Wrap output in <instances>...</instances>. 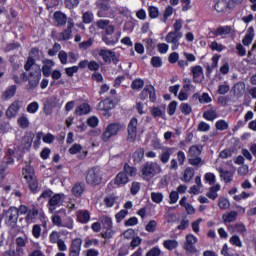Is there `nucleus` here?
Returning <instances> with one entry per match:
<instances>
[{"instance_id": "79ce46f5", "label": "nucleus", "mask_w": 256, "mask_h": 256, "mask_svg": "<svg viewBox=\"0 0 256 256\" xmlns=\"http://www.w3.org/2000/svg\"><path fill=\"white\" fill-rule=\"evenodd\" d=\"M184 250L190 255L197 253V248L195 247V244H189L187 242L184 243Z\"/></svg>"}, {"instance_id": "f8f14e48", "label": "nucleus", "mask_w": 256, "mask_h": 256, "mask_svg": "<svg viewBox=\"0 0 256 256\" xmlns=\"http://www.w3.org/2000/svg\"><path fill=\"white\" fill-rule=\"evenodd\" d=\"M81 245H83L81 238L74 239L70 247L69 256H79V253H81Z\"/></svg>"}, {"instance_id": "393cba45", "label": "nucleus", "mask_w": 256, "mask_h": 256, "mask_svg": "<svg viewBox=\"0 0 256 256\" xmlns=\"http://www.w3.org/2000/svg\"><path fill=\"white\" fill-rule=\"evenodd\" d=\"M90 112H91V106H89V104H87V103L81 104L75 110V114L79 115V116L87 115Z\"/></svg>"}, {"instance_id": "13d9d810", "label": "nucleus", "mask_w": 256, "mask_h": 256, "mask_svg": "<svg viewBox=\"0 0 256 256\" xmlns=\"http://www.w3.org/2000/svg\"><path fill=\"white\" fill-rule=\"evenodd\" d=\"M113 235H115V232L111 228H106V231L101 233L103 239H112Z\"/></svg>"}, {"instance_id": "aec40b11", "label": "nucleus", "mask_w": 256, "mask_h": 256, "mask_svg": "<svg viewBox=\"0 0 256 256\" xmlns=\"http://www.w3.org/2000/svg\"><path fill=\"white\" fill-rule=\"evenodd\" d=\"M232 91H233L235 97H241V95H243L245 93V82L236 83L233 86Z\"/></svg>"}, {"instance_id": "8fccbe9b", "label": "nucleus", "mask_w": 256, "mask_h": 256, "mask_svg": "<svg viewBox=\"0 0 256 256\" xmlns=\"http://www.w3.org/2000/svg\"><path fill=\"white\" fill-rule=\"evenodd\" d=\"M151 199L154 203H161L163 201V194L161 192H152Z\"/></svg>"}, {"instance_id": "9b49d317", "label": "nucleus", "mask_w": 256, "mask_h": 256, "mask_svg": "<svg viewBox=\"0 0 256 256\" xmlns=\"http://www.w3.org/2000/svg\"><path fill=\"white\" fill-rule=\"evenodd\" d=\"M21 105H23L22 101H19V100L14 101L7 109L6 117H8V119H13V117H15L17 113H19V109H21Z\"/></svg>"}, {"instance_id": "69168bd1", "label": "nucleus", "mask_w": 256, "mask_h": 256, "mask_svg": "<svg viewBox=\"0 0 256 256\" xmlns=\"http://www.w3.org/2000/svg\"><path fill=\"white\" fill-rule=\"evenodd\" d=\"M59 237H60L59 232L53 231L49 236L50 242L59 243V241H61V239H59Z\"/></svg>"}, {"instance_id": "3c124183", "label": "nucleus", "mask_w": 256, "mask_h": 256, "mask_svg": "<svg viewBox=\"0 0 256 256\" xmlns=\"http://www.w3.org/2000/svg\"><path fill=\"white\" fill-rule=\"evenodd\" d=\"M231 87L228 84H222L218 87L217 93L219 95H227L229 93Z\"/></svg>"}, {"instance_id": "7ed1b4c3", "label": "nucleus", "mask_w": 256, "mask_h": 256, "mask_svg": "<svg viewBox=\"0 0 256 256\" xmlns=\"http://www.w3.org/2000/svg\"><path fill=\"white\" fill-rule=\"evenodd\" d=\"M141 172L145 181H151L154 175L161 173V166L157 162H146L143 164Z\"/></svg>"}, {"instance_id": "58836bf2", "label": "nucleus", "mask_w": 256, "mask_h": 256, "mask_svg": "<svg viewBox=\"0 0 256 256\" xmlns=\"http://www.w3.org/2000/svg\"><path fill=\"white\" fill-rule=\"evenodd\" d=\"M144 86L145 81H143L141 78L135 79L131 84V88L135 90L143 89Z\"/></svg>"}, {"instance_id": "bb28decb", "label": "nucleus", "mask_w": 256, "mask_h": 256, "mask_svg": "<svg viewBox=\"0 0 256 256\" xmlns=\"http://www.w3.org/2000/svg\"><path fill=\"white\" fill-rule=\"evenodd\" d=\"M145 157V150L143 148H138L132 155L134 163H141Z\"/></svg>"}, {"instance_id": "a211bd4d", "label": "nucleus", "mask_w": 256, "mask_h": 256, "mask_svg": "<svg viewBox=\"0 0 256 256\" xmlns=\"http://www.w3.org/2000/svg\"><path fill=\"white\" fill-rule=\"evenodd\" d=\"M15 93H17V86L12 85L9 86L2 94V99L4 101H7L8 99H11L12 97H15Z\"/></svg>"}, {"instance_id": "cd10ccee", "label": "nucleus", "mask_w": 256, "mask_h": 256, "mask_svg": "<svg viewBox=\"0 0 256 256\" xmlns=\"http://www.w3.org/2000/svg\"><path fill=\"white\" fill-rule=\"evenodd\" d=\"M97 7L99 9V11L97 13V15L99 17H105V13H107V11H109V9H111V6L107 2H102V3L98 4Z\"/></svg>"}, {"instance_id": "c03bdc74", "label": "nucleus", "mask_w": 256, "mask_h": 256, "mask_svg": "<svg viewBox=\"0 0 256 256\" xmlns=\"http://www.w3.org/2000/svg\"><path fill=\"white\" fill-rule=\"evenodd\" d=\"M18 125L21 129H27V127H29V119L27 116H21L18 118Z\"/></svg>"}, {"instance_id": "4d7b16f0", "label": "nucleus", "mask_w": 256, "mask_h": 256, "mask_svg": "<svg viewBox=\"0 0 256 256\" xmlns=\"http://www.w3.org/2000/svg\"><path fill=\"white\" fill-rule=\"evenodd\" d=\"M32 235L35 239H39L41 237V226L39 224H35L32 228Z\"/></svg>"}, {"instance_id": "338daca9", "label": "nucleus", "mask_w": 256, "mask_h": 256, "mask_svg": "<svg viewBox=\"0 0 256 256\" xmlns=\"http://www.w3.org/2000/svg\"><path fill=\"white\" fill-rule=\"evenodd\" d=\"M109 23V20H98L96 22V27H98V29H107Z\"/></svg>"}, {"instance_id": "e433bc0d", "label": "nucleus", "mask_w": 256, "mask_h": 256, "mask_svg": "<svg viewBox=\"0 0 256 256\" xmlns=\"http://www.w3.org/2000/svg\"><path fill=\"white\" fill-rule=\"evenodd\" d=\"M188 163L190 165H193L194 167H199V165H204L205 162L203 161V159H201V157L199 156H195V157H190L188 159Z\"/></svg>"}, {"instance_id": "20e7f679", "label": "nucleus", "mask_w": 256, "mask_h": 256, "mask_svg": "<svg viewBox=\"0 0 256 256\" xmlns=\"http://www.w3.org/2000/svg\"><path fill=\"white\" fill-rule=\"evenodd\" d=\"M103 181V175H101V168L93 167L88 170L86 175V183L88 185H92V187H96V185H101Z\"/></svg>"}, {"instance_id": "2f4dec72", "label": "nucleus", "mask_w": 256, "mask_h": 256, "mask_svg": "<svg viewBox=\"0 0 256 256\" xmlns=\"http://www.w3.org/2000/svg\"><path fill=\"white\" fill-rule=\"evenodd\" d=\"M118 197L115 194H110L107 195L104 198V204L106 205V207H113V205H115V203L117 202Z\"/></svg>"}, {"instance_id": "864d4df0", "label": "nucleus", "mask_w": 256, "mask_h": 256, "mask_svg": "<svg viewBox=\"0 0 256 256\" xmlns=\"http://www.w3.org/2000/svg\"><path fill=\"white\" fill-rule=\"evenodd\" d=\"M78 219L81 223H87L91 217L89 216L88 211H83L78 214Z\"/></svg>"}, {"instance_id": "bf43d9fd", "label": "nucleus", "mask_w": 256, "mask_h": 256, "mask_svg": "<svg viewBox=\"0 0 256 256\" xmlns=\"http://www.w3.org/2000/svg\"><path fill=\"white\" fill-rule=\"evenodd\" d=\"M82 19H83V23L85 24L93 23V13L85 12L82 16Z\"/></svg>"}, {"instance_id": "423d86ee", "label": "nucleus", "mask_w": 256, "mask_h": 256, "mask_svg": "<svg viewBox=\"0 0 256 256\" xmlns=\"http://www.w3.org/2000/svg\"><path fill=\"white\" fill-rule=\"evenodd\" d=\"M123 124L121 123H111L107 126L106 130L102 134V139L108 141L110 137H115L121 129H123Z\"/></svg>"}, {"instance_id": "ddd939ff", "label": "nucleus", "mask_w": 256, "mask_h": 256, "mask_svg": "<svg viewBox=\"0 0 256 256\" xmlns=\"http://www.w3.org/2000/svg\"><path fill=\"white\" fill-rule=\"evenodd\" d=\"M33 139H35V134L33 132H27L22 137V147L26 151H29L31 149V145H33Z\"/></svg>"}, {"instance_id": "de8ad7c7", "label": "nucleus", "mask_w": 256, "mask_h": 256, "mask_svg": "<svg viewBox=\"0 0 256 256\" xmlns=\"http://www.w3.org/2000/svg\"><path fill=\"white\" fill-rule=\"evenodd\" d=\"M234 229L236 233H239L240 235H245L247 233V228L243 223H237L234 225Z\"/></svg>"}, {"instance_id": "774afa93", "label": "nucleus", "mask_w": 256, "mask_h": 256, "mask_svg": "<svg viewBox=\"0 0 256 256\" xmlns=\"http://www.w3.org/2000/svg\"><path fill=\"white\" fill-rule=\"evenodd\" d=\"M160 255H161V250L158 247H154L146 253V256H160Z\"/></svg>"}, {"instance_id": "2eb2a0df", "label": "nucleus", "mask_w": 256, "mask_h": 256, "mask_svg": "<svg viewBox=\"0 0 256 256\" xmlns=\"http://www.w3.org/2000/svg\"><path fill=\"white\" fill-rule=\"evenodd\" d=\"M13 163H15V160L13 158H11V156H5L1 162L0 165V178L3 179V175L5 173V171H7V167H9V165H13Z\"/></svg>"}, {"instance_id": "4468645a", "label": "nucleus", "mask_w": 256, "mask_h": 256, "mask_svg": "<svg viewBox=\"0 0 256 256\" xmlns=\"http://www.w3.org/2000/svg\"><path fill=\"white\" fill-rule=\"evenodd\" d=\"M73 27H75V24L72 21H68L67 28L59 34V41H69L71 33H73Z\"/></svg>"}, {"instance_id": "f03ea898", "label": "nucleus", "mask_w": 256, "mask_h": 256, "mask_svg": "<svg viewBox=\"0 0 256 256\" xmlns=\"http://www.w3.org/2000/svg\"><path fill=\"white\" fill-rule=\"evenodd\" d=\"M137 169L131 167L129 164H124L123 171L118 173L115 177L114 183L121 187V185H127L129 183V177H134Z\"/></svg>"}, {"instance_id": "ea45409f", "label": "nucleus", "mask_w": 256, "mask_h": 256, "mask_svg": "<svg viewBox=\"0 0 256 256\" xmlns=\"http://www.w3.org/2000/svg\"><path fill=\"white\" fill-rule=\"evenodd\" d=\"M218 207L221 209H229L231 207V204L229 203V200L225 197H220L218 201Z\"/></svg>"}, {"instance_id": "a18cd8bd", "label": "nucleus", "mask_w": 256, "mask_h": 256, "mask_svg": "<svg viewBox=\"0 0 256 256\" xmlns=\"http://www.w3.org/2000/svg\"><path fill=\"white\" fill-rule=\"evenodd\" d=\"M102 225H104L105 229H112L113 228V221L108 216H102L101 218Z\"/></svg>"}, {"instance_id": "4c0bfd02", "label": "nucleus", "mask_w": 256, "mask_h": 256, "mask_svg": "<svg viewBox=\"0 0 256 256\" xmlns=\"http://www.w3.org/2000/svg\"><path fill=\"white\" fill-rule=\"evenodd\" d=\"M195 175V171L193 168H186L184 171V181L185 183H189L193 179V176Z\"/></svg>"}, {"instance_id": "37998d69", "label": "nucleus", "mask_w": 256, "mask_h": 256, "mask_svg": "<svg viewBox=\"0 0 256 256\" xmlns=\"http://www.w3.org/2000/svg\"><path fill=\"white\" fill-rule=\"evenodd\" d=\"M215 127L218 131H225L229 129V124L225 120H219L216 122Z\"/></svg>"}, {"instance_id": "49530a36", "label": "nucleus", "mask_w": 256, "mask_h": 256, "mask_svg": "<svg viewBox=\"0 0 256 256\" xmlns=\"http://www.w3.org/2000/svg\"><path fill=\"white\" fill-rule=\"evenodd\" d=\"M146 231H148V233H155L156 229H157V221L155 220H150L148 222V224L145 227Z\"/></svg>"}, {"instance_id": "412c9836", "label": "nucleus", "mask_w": 256, "mask_h": 256, "mask_svg": "<svg viewBox=\"0 0 256 256\" xmlns=\"http://www.w3.org/2000/svg\"><path fill=\"white\" fill-rule=\"evenodd\" d=\"M49 205V211L53 213V211H55V207H57V205H61V194H55L52 198H50Z\"/></svg>"}, {"instance_id": "6e6552de", "label": "nucleus", "mask_w": 256, "mask_h": 256, "mask_svg": "<svg viewBox=\"0 0 256 256\" xmlns=\"http://www.w3.org/2000/svg\"><path fill=\"white\" fill-rule=\"evenodd\" d=\"M183 37V32H169L166 35L165 41L168 43H172V51H175L177 49H179V45H181L179 43V39H181Z\"/></svg>"}, {"instance_id": "b1692460", "label": "nucleus", "mask_w": 256, "mask_h": 256, "mask_svg": "<svg viewBox=\"0 0 256 256\" xmlns=\"http://www.w3.org/2000/svg\"><path fill=\"white\" fill-rule=\"evenodd\" d=\"M84 191H85V184H83V183H76L72 187V194L74 197H81V195H83Z\"/></svg>"}, {"instance_id": "680f3d73", "label": "nucleus", "mask_w": 256, "mask_h": 256, "mask_svg": "<svg viewBox=\"0 0 256 256\" xmlns=\"http://www.w3.org/2000/svg\"><path fill=\"white\" fill-rule=\"evenodd\" d=\"M151 65L152 67H161L163 65V61H161V57L159 56L152 57Z\"/></svg>"}, {"instance_id": "f704fd0d", "label": "nucleus", "mask_w": 256, "mask_h": 256, "mask_svg": "<svg viewBox=\"0 0 256 256\" xmlns=\"http://www.w3.org/2000/svg\"><path fill=\"white\" fill-rule=\"evenodd\" d=\"M231 33V27L229 26H220L216 29L214 32V35L219 36V35H229Z\"/></svg>"}, {"instance_id": "9d476101", "label": "nucleus", "mask_w": 256, "mask_h": 256, "mask_svg": "<svg viewBox=\"0 0 256 256\" xmlns=\"http://www.w3.org/2000/svg\"><path fill=\"white\" fill-rule=\"evenodd\" d=\"M215 3L214 9L218 13H223L226 9H235V5L227 0H213Z\"/></svg>"}, {"instance_id": "0eeeda50", "label": "nucleus", "mask_w": 256, "mask_h": 256, "mask_svg": "<svg viewBox=\"0 0 256 256\" xmlns=\"http://www.w3.org/2000/svg\"><path fill=\"white\" fill-rule=\"evenodd\" d=\"M137 125H138L137 118H132L127 128L128 135L126 139L128 143H135L137 139Z\"/></svg>"}, {"instance_id": "39448f33", "label": "nucleus", "mask_w": 256, "mask_h": 256, "mask_svg": "<svg viewBox=\"0 0 256 256\" xmlns=\"http://www.w3.org/2000/svg\"><path fill=\"white\" fill-rule=\"evenodd\" d=\"M6 217V225L15 229L17 227V221H19V210L16 207H10L7 211H4Z\"/></svg>"}, {"instance_id": "5fc2aeb1", "label": "nucleus", "mask_w": 256, "mask_h": 256, "mask_svg": "<svg viewBox=\"0 0 256 256\" xmlns=\"http://www.w3.org/2000/svg\"><path fill=\"white\" fill-rule=\"evenodd\" d=\"M148 11H149V17L151 19H157V17H159V9H157V7L150 6L148 8Z\"/></svg>"}, {"instance_id": "e2e57ef3", "label": "nucleus", "mask_w": 256, "mask_h": 256, "mask_svg": "<svg viewBox=\"0 0 256 256\" xmlns=\"http://www.w3.org/2000/svg\"><path fill=\"white\" fill-rule=\"evenodd\" d=\"M230 243L236 247H243V243H241V239L237 235H234L230 238Z\"/></svg>"}, {"instance_id": "c9c22d12", "label": "nucleus", "mask_w": 256, "mask_h": 256, "mask_svg": "<svg viewBox=\"0 0 256 256\" xmlns=\"http://www.w3.org/2000/svg\"><path fill=\"white\" fill-rule=\"evenodd\" d=\"M163 245L165 249H168L169 251H173V249H177L179 243L177 240H166L163 242Z\"/></svg>"}, {"instance_id": "4be33fe9", "label": "nucleus", "mask_w": 256, "mask_h": 256, "mask_svg": "<svg viewBox=\"0 0 256 256\" xmlns=\"http://www.w3.org/2000/svg\"><path fill=\"white\" fill-rule=\"evenodd\" d=\"M173 155V148H164L159 158L164 164L169 163V158Z\"/></svg>"}, {"instance_id": "f257e3e1", "label": "nucleus", "mask_w": 256, "mask_h": 256, "mask_svg": "<svg viewBox=\"0 0 256 256\" xmlns=\"http://www.w3.org/2000/svg\"><path fill=\"white\" fill-rule=\"evenodd\" d=\"M31 67H34L33 72H29L28 74V90L32 91L33 89H37L39 87V81H41V68L38 65H35V59L29 56L25 65V71H31Z\"/></svg>"}, {"instance_id": "052dcab7", "label": "nucleus", "mask_w": 256, "mask_h": 256, "mask_svg": "<svg viewBox=\"0 0 256 256\" xmlns=\"http://www.w3.org/2000/svg\"><path fill=\"white\" fill-rule=\"evenodd\" d=\"M38 110H39V103L37 102H32L27 106L28 113H37Z\"/></svg>"}, {"instance_id": "603ef678", "label": "nucleus", "mask_w": 256, "mask_h": 256, "mask_svg": "<svg viewBox=\"0 0 256 256\" xmlns=\"http://www.w3.org/2000/svg\"><path fill=\"white\" fill-rule=\"evenodd\" d=\"M180 111L184 113V115H190L193 109L191 108V105H189L188 103H182L180 105Z\"/></svg>"}, {"instance_id": "7c9ffc66", "label": "nucleus", "mask_w": 256, "mask_h": 256, "mask_svg": "<svg viewBox=\"0 0 256 256\" xmlns=\"http://www.w3.org/2000/svg\"><path fill=\"white\" fill-rule=\"evenodd\" d=\"M113 55V51L102 49L99 52V56L102 57L104 63H111V56Z\"/></svg>"}, {"instance_id": "473e14b6", "label": "nucleus", "mask_w": 256, "mask_h": 256, "mask_svg": "<svg viewBox=\"0 0 256 256\" xmlns=\"http://www.w3.org/2000/svg\"><path fill=\"white\" fill-rule=\"evenodd\" d=\"M201 151V147L197 145L191 146L188 150V157H199V155H201Z\"/></svg>"}, {"instance_id": "72a5a7b5", "label": "nucleus", "mask_w": 256, "mask_h": 256, "mask_svg": "<svg viewBox=\"0 0 256 256\" xmlns=\"http://www.w3.org/2000/svg\"><path fill=\"white\" fill-rule=\"evenodd\" d=\"M237 215L238 214L236 211H231L227 215H223L222 219L224 220L225 223H233V221H236Z\"/></svg>"}, {"instance_id": "5701e85b", "label": "nucleus", "mask_w": 256, "mask_h": 256, "mask_svg": "<svg viewBox=\"0 0 256 256\" xmlns=\"http://www.w3.org/2000/svg\"><path fill=\"white\" fill-rule=\"evenodd\" d=\"M54 19L58 25V27H63L67 23V16L62 12H55Z\"/></svg>"}, {"instance_id": "a19ab883", "label": "nucleus", "mask_w": 256, "mask_h": 256, "mask_svg": "<svg viewBox=\"0 0 256 256\" xmlns=\"http://www.w3.org/2000/svg\"><path fill=\"white\" fill-rule=\"evenodd\" d=\"M38 215H39V211L33 208L32 210L28 211L25 220L27 221V223H29V221H33V219H35V217H37Z\"/></svg>"}, {"instance_id": "0e129e2a", "label": "nucleus", "mask_w": 256, "mask_h": 256, "mask_svg": "<svg viewBox=\"0 0 256 256\" xmlns=\"http://www.w3.org/2000/svg\"><path fill=\"white\" fill-rule=\"evenodd\" d=\"M102 41L106 43V45H115L119 41V37H116L115 39L109 38L107 36L102 37Z\"/></svg>"}, {"instance_id": "a878e982", "label": "nucleus", "mask_w": 256, "mask_h": 256, "mask_svg": "<svg viewBox=\"0 0 256 256\" xmlns=\"http://www.w3.org/2000/svg\"><path fill=\"white\" fill-rule=\"evenodd\" d=\"M220 189H221V186L219 184L212 186L209 189V191L207 192L206 197L215 201V199H217V197H219V194H217V191H219Z\"/></svg>"}, {"instance_id": "c756f323", "label": "nucleus", "mask_w": 256, "mask_h": 256, "mask_svg": "<svg viewBox=\"0 0 256 256\" xmlns=\"http://www.w3.org/2000/svg\"><path fill=\"white\" fill-rule=\"evenodd\" d=\"M220 177L225 181V183H231L233 179V172L225 171L222 168L219 169Z\"/></svg>"}, {"instance_id": "1a4fd4ad", "label": "nucleus", "mask_w": 256, "mask_h": 256, "mask_svg": "<svg viewBox=\"0 0 256 256\" xmlns=\"http://www.w3.org/2000/svg\"><path fill=\"white\" fill-rule=\"evenodd\" d=\"M43 105V111L45 115H52L53 109L59 105V99H57L56 96H51L45 100Z\"/></svg>"}, {"instance_id": "f3484780", "label": "nucleus", "mask_w": 256, "mask_h": 256, "mask_svg": "<svg viewBox=\"0 0 256 256\" xmlns=\"http://www.w3.org/2000/svg\"><path fill=\"white\" fill-rule=\"evenodd\" d=\"M28 185L29 189L32 193H37V189H39V183H37V179L34 176H24Z\"/></svg>"}, {"instance_id": "6e6d98bb", "label": "nucleus", "mask_w": 256, "mask_h": 256, "mask_svg": "<svg viewBox=\"0 0 256 256\" xmlns=\"http://www.w3.org/2000/svg\"><path fill=\"white\" fill-rule=\"evenodd\" d=\"M93 43H94L93 38H89L88 40L79 43V48L84 50L89 49V47H91Z\"/></svg>"}, {"instance_id": "dca6fc26", "label": "nucleus", "mask_w": 256, "mask_h": 256, "mask_svg": "<svg viewBox=\"0 0 256 256\" xmlns=\"http://www.w3.org/2000/svg\"><path fill=\"white\" fill-rule=\"evenodd\" d=\"M98 109L99 111H111V109H115V102L106 98L98 104Z\"/></svg>"}, {"instance_id": "c85d7f7f", "label": "nucleus", "mask_w": 256, "mask_h": 256, "mask_svg": "<svg viewBox=\"0 0 256 256\" xmlns=\"http://www.w3.org/2000/svg\"><path fill=\"white\" fill-rule=\"evenodd\" d=\"M192 74H193V79H194V83H199V77H201V75H203V67L201 66H194L191 69Z\"/></svg>"}, {"instance_id": "6ab92c4d", "label": "nucleus", "mask_w": 256, "mask_h": 256, "mask_svg": "<svg viewBox=\"0 0 256 256\" xmlns=\"http://www.w3.org/2000/svg\"><path fill=\"white\" fill-rule=\"evenodd\" d=\"M55 65V62L53 60H45L44 65L42 67V73L44 77H51V67Z\"/></svg>"}, {"instance_id": "09e8293b", "label": "nucleus", "mask_w": 256, "mask_h": 256, "mask_svg": "<svg viewBox=\"0 0 256 256\" xmlns=\"http://www.w3.org/2000/svg\"><path fill=\"white\" fill-rule=\"evenodd\" d=\"M203 117L207 121H215L217 119V113L215 111H206L203 113Z\"/></svg>"}]
</instances>
